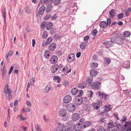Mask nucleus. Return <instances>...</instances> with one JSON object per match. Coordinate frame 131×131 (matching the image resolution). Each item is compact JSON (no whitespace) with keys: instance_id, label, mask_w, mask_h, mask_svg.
<instances>
[{"instance_id":"obj_6","label":"nucleus","mask_w":131,"mask_h":131,"mask_svg":"<svg viewBox=\"0 0 131 131\" xmlns=\"http://www.w3.org/2000/svg\"><path fill=\"white\" fill-rule=\"evenodd\" d=\"M83 100L81 97H77L75 98L74 101V104L76 105H79L83 103Z\"/></svg>"},{"instance_id":"obj_11","label":"nucleus","mask_w":131,"mask_h":131,"mask_svg":"<svg viewBox=\"0 0 131 131\" xmlns=\"http://www.w3.org/2000/svg\"><path fill=\"white\" fill-rule=\"evenodd\" d=\"M58 57L56 56H52L50 59V61L52 64L56 63L57 61Z\"/></svg>"},{"instance_id":"obj_60","label":"nucleus","mask_w":131,"mask_h":131,"mask_svg":"<svg viewBox=\"0 0 131 131\" xmlns=\"http://www.w3.org/2000/svg\"><path fill=\"white\" fill-rule=\"evenodd\" d=\"M126 130L128 131H131V124L129 125L127 127Z\"/></svg>"},{"instance_id":"obj_18","label":"nucleus","mask_w":131,"mask_h":131,"mask_svg":"<svg viewBox=\"0 0 131 131\" xmlns=\"http://www.w3.org/2000/svg\"><path fill=\"white\" fill-rule=\"evenodd\" d=\"M83 109L84 111L88 112L91 110L90 106L89 105H85L83 106Z\"/></svg>"},{"instance_id":"obj_56","label":"nucleus","mask_w":131,"mask_h":131,"mask_svg":"<svg viewBox=\"0 0 131 131\" xmlns=\"http://www.w3.org/2000/svg\"><path fill=\"white\" fill-rule=\"evenodd\" d=\"M71 68H70L69 70V68L68 67H66V70L65 71H64V72H66L67 73H69L71 72Z\"/></svg>"},{"instance_id":"obj_30","label":"nucleus","mask_w":131,"mask_h":131,"mask_svg":"<svg viewBox=\"0 0 131 131\" xmlns=\"http://www.w3.org/2000/svg\"><path fill=\"white\" fill-rule=\"evenodd\" d=\"M111 61V60L110 59L107 58H105L104 63L106 65H108L110 63Z\"/></svg>"},{"instance_id":"obj_61","label":"nucleus","mask_w":131,"mask_h":131,"mask_svg":"<svg viewBox=\"0 0 131 131\" xmlns=\"http://www.w3.org/2000/svg\"><path fill=\"white\" fill-rule=\"evenodd\" d=\"M97 58V57L96 55L94 54L93 55L92 57V59L94 60H96Z\"/></svg>"},{"instance_id":"obj_47","label":"nucleus","mask_w":131,"mask_h":131,"mask_svg":"<svg viewBox=\"0 0 131 131\" xmlns=\"http://www.w3.org/2000/svg\"><path fill=\"white\" fill-rule=\"evenodd\" d=\"M50 89V87L48 85L45 88V89L44 90V92L45 93H47L49 91Z\"/></svg>"},{"instance_id":"obj_15","label":"nucleus","mask_w":131,"mask_h":131,"mask_svg":"<svg viewBox=\"0 0 131 131\" xmlns=\"http://www.w3.org/2000/svg\"><path fill=\"white\" fill-rule=\"evenodd\" d=\"M59 67V66L58 64H57L55 66H53L51 69V72L54 73L58 70Z\"/></svg>"},{"instance_id":"obj_7","label":"nucleus","mask_w":131,"mask_h":131,"mask_svg":"<svg viewBox=\"0 0 131 131\" xmlns=\"http://www.w3.org/2000/svg\"><path fill=\"white\" fill-rule=\"evenodd\" d=\"M66 126L63 124L59 123L56 128V131H64L65 129Z\"/></svg>"},{"instance_id":"obj_43","label":"nucleus","mask_w":131,"mask_h":131,"mask_svg":"<svg viewBox=\"0 0 131 131\" xmlns=\"http://www.w3.org/2000/svg\"><path fill=\"white\" fill-rule=\"evenodd\" d=\"M97 32V30L96 29H94L92 30V34L93 36L96 35Z\"/></svg>"},{"instance_id":"obj_50","label":"nucleus","mask_w":131,"mask_h":131,"mask_svg":"<svg viewBox=\"0 0 131 131\" xmlns=\"http://www.w3.org/2000/svg\"><path fill=\"white\" fill-rule=\"evenodd\" d=\"M83 91L82 90H78V92L77 93L78 94V96L79 97H81L83 94Z\"/></svg>"},{"instance_id":"obj_17","label":"nucleus","mask_w":131,"mask_h":131,"mask_svg":"<svg viewBox=\"0 0 131 131\" xmlns=\"http://www.w3.org/2000/svg\"><path fill=\"white\" fill-rule=\"evenodd\" d=\"M112 107L111 105H105L104 107V111L105 112H107L111 110Z\"/></svg>"},{"instance_id":"obj_3","label":"nucleus","mask_w":131,"mask_h":131,"mask_svg":"<svg viewBox=\"0 0 131 131\" xmlns=\"http://www.w3.org/2000/svg\"><path fill=\"white\" fill-rule=\"evenodd\" d=\"M101 83L99 81L95 82L91 85L92 89L96 90L99 89L100 88Z\"/></svg>"},{"instance_id":"obj_12","label":"nucleus","mask_w":131,"mask_h":131,"mask_svg":"<svg viewBox=\"0 0 131 131\" xmlns=\"http://www.w3.org/2000/svg\"><path fill=\"white\" fill-rule=\"evenodd\" d=\"M111 41L112 38H111V40L110 41H105L103 43V44L105 45L106 48H109L112 46V42Z\"/></svg>"},{"instance_id":"obj_13","label":"nucleus","mask_w":131,"mask_h":131,"mask_svg":"<svg viewBox=\"0 0 131 131\" xmlns=\"http://www.w3.org/2000/svg\"><path fill=\"white\" fill-rule=\"evenodd\" d=\"M66 110L63 108L60 109L59 112V114L60 116L64 117L66 116Z\"/></svg>"},{"instance_id":"obj_10","label":"nucleus","mask_w":131,"mask_h":131,"mask_svg":"<svg viewBox=\"0 0 131 131\" xmlns=\"http://www.w3.org/2000/svg\"><path fill=\"white\" fill-rule=\"evenodd\" d=\"M57 46L55 42H52L49 45L48 49L50 51H53L55 49Z\"/></svg>"},{"instance_id":"obj_28","label":"nucleus","mask_w":131,"mask_h":131,"mask_svg":"<svg viewBox=\"0 0 131 131\" xmlns=\"http://www.w3.org/2000/svg\"><path fill=\"white\" fill-rule=\"evenodd\" d=\"M53 6L52 5L49 4L46 7V12H50Z\"/></svg>"},{"instance_id":"obj_32","label":"nucleus","mask_w":131,"mask_h":131,"mask_svg":"<svg viewBox=\"0 0 131 131\" xmlns=\"http://www.w3.org/2000/svg\"><path fill=\"white\" fill-rule=\"evenodd\" d=\"M4 66L3 67H4V69L2 70V78L3 79H4V78L5 77L6 75V70L4 69V67L5 66V64H4Z\"/></svg>"},{"instance_id":"obj_44","label":"nucleus","mask_w":131,"mask_h":131,"mask_svg":"<svg viewBox=\"0 0 131 131\" xmlns=\"http://www.w3.org/2000/svg\"><path fill=\"white\" fill-rule=\"evenodd\" d=\"M47 24V22L45 21H43L41 24V27L42 28L44 29L45 28L46 25Z\"/></svg>"},{"instance_id":"obj_38","label":"nucleus","mask_w":131,"mask_h":131,"mask_svg":"<svg viewBox=\"0 0 131 131\" xmlns=\"http://www.w3.org/2000/svg\"><path fill=\"white\" fill-rule=\"evenodd\" d=\"M77 125H75L74 127V129L76 131L79 130L81 129V126H78Z\"/></svg>"},{"instance_id":"obj_36","label":"nucleus","mask_w":131,"mask_h":131,"mask_svg":"<svg viewBox=\"0 0 131 131\" xmlns=\"http://www.w3.org/2000/svg\"><path fill=\"white\" fill-rule=\"evenodd\" d=\"M8 94V96L7 99L10 100L12 98V95H11L12 94V91H10V90H9V92H7V94Z\"/></svg>"},{"instance_id":"obj_16","label":"nucleus","mask_w":131,"mask_h":131,"mask_svg":"<svg viewBox=\"0 0 131 131\" xmlns=\"http://www.w3.org/2000/svg\"><path fill=\"white\" fill-rule=\"evenodd\" d=\"M82 127L83 128H84L86 127L89 126L91 124V122L90 121H84V123H83Z\"/></svg>"},{"instance_id":"obj_52","label":"nucleus","mask_w":131,"mask_h":131,"mask_svg":"<svg viewBox=\"0 0 131 131\" xmlns=\"http://www.w3.org/2000/svg\"><path fill=\"white\" fill-rule=\"evenodd\" d=\"M122 119L121 120V121L122 122H125L127 118L126 116V115H124L122 116Z\"/></svg>"},{"instance_id":"obj_23","label":"nucleus","mask_w":131,"mask_h":131,"mask_svg":"<svg viewBox=\"0 0 131 131\" xmlns=\"http://www.w3.org/2000/svg\"><path fill=\"white\" fill-rule=\"evenodd\" d=\"M86 42H83L80 45V47L81 49L82 50H84L86 47Z\"/></svg>"},{"instance_id":"obj_14","label":"nucleus","mask_w":131,"mask_h":131,"mask_svg":"<svg viewBox=\"0 0 131 131\" xmlns=\"http://www.w3.org/2000/svg\"><path fill=\"white\" fill-rule=\"evenodd\" d=\"M75 56L73 53H71L69 55L67 59L69 62H71L73 61L74 60Z\"/></svg>"},{"instance_id":"obj_25","label":"nucleus","mask_w":131,"mask_h":131,"mask_svg":"<svg viewBox=\"0 0 131 131\" xmlns=\"http://www.w3.org/2000/svg\"><path fill=\"white\" fill-rule=\"evenodd\" d=\"M53 24L51 22H49L47 25L46 29L47 30H49L53 26Z\"/></svg>"},{"instance_id":"obj_31","label":"nucleus","mask_w":131,"mask_h":131,"mask_svg":"<svg viewBox=\"0 0 131 131\" xmlns=\"http://www.w3.org/2000/svg\"><path fill=\"white\" fill-rule=\"evenodd\" d=\"M106 26V22L105 21H101L100 24V27L102 28H104Z\"/></svg>"},{"instance_id":"obj_53","label":"nucleus","mask_w":131,"mask_h":131,"mask_svg":"<svg viewBox=\"0 0 131 131\" xmlns=\"http://www.w3.org/2000/svg\"><path fill=\"white\" fill-rule=\"evenodd\" d=\"M88 94L89 96L91 98L92 97V95L93 94V92L92 91L90 90V91H88Z\"/></svg>"},{"instance_id":"obj_9","label":"nucleus","mask_w":131,"mask_h":131,"mask_svg":"<svg viewBox=\"0 0 131 131\" xmlns=\"http://www.w3.org/2000/svg\"><path fill=\"white\" fill-rule=\"evenodd\" d=\"M80 118V115L78 113H74L72 115V119L74 121H78Z\"/></svg>"},{"instance_id":"obj_58","label":"nucleus","mask_w":131,"mask_h":131,"mask_svg":"<svg viewBox=\"0 0 131 131\" xmlns=\"http://www.w3.org/2000/svg\"><path fill=\"white\" fill-rule=\"evenodd\" d=\"M115 126H116L117 128H118L120 126V123L116 121L115 122Z\"/></svg>"},{"instance_id":"obj_26","label":"nucleus","mask_w":131,"mask_h":131,"mask_svg":"<svg viewBox=\"0 0 131 131\" xmlns=\"http://www.w3.org/2000/svg\"><path fill=\"white\" fill-rule=\"evenodd\" d=\"M25 12L28 14H30L32 13V10L30 9L28 6H27L25 7Z\"/></svg>"},{"instance_id":"obj_33","label":"nucleus","mask_w":131,"mask_h":131,"mask_svg":"<svg viewBox=\"0 0 131 131\" xmlns=\"http://www.w3.org/2000/svg\"><path fill=\"white\" fill-rule=\"evenodd\" d=\"M9 90H10V91H12L10 89H8V85L7 84H6L5 86V88L4 89V92L5 93L7 94V92H9Z\"/></svg>"},{"instance_id":"obj_64","label":"nucleus","mask_w":131,"mask_h":131,"mask_svg":"<svg viewBox=\"0 0 131 131\" xmlns=\"http://www.w3.org/2000/svg\"><path fill=\"white\" fill-rule=\"evenodd\" d=\"M48 0H41L40 2L41 4H43L44 3L47 2Z\"/></svg>"},{"instance_id":"obj_5","label":"nucleus","mask_w":131,"mask_h":131,"mask_svg":"<svg viewBox=\"0 0 131 131\" xmlns=\"http://www.w3.org/2000/svg\"><path fill=\"white\" fill-rule=\"evenodd\" d=\"M102 101L101 100L98 101L97 103H93L92 104L93 106V108L97 110L99 109L100 107V105L102 104Z\"/></svg>"},{"instance_id":"obj_37","label":"nucleus","mask_w":131,"mask_h":131,"mask_svg":"<svg viewBox=\"0 0 131 131\" xmlns=\"http://www.w3.org/2000/svg\"><path fill=\"white\" fill-rule=\"evenodd\" d=\"M115 126L114 123L113 122H111L109 123L108 125V128H111Z\"/></svg>"},{"instance_id":"obj_22","label":"nucleus","mask_w":131,"mask_h":131,"mask_svg":"<svg viewBox=\"0 0 131 131\" xmlns=\"http://www.w3.org/2000/svg\"><path fill=\"white\" fill-rule=\"evenodd\" d=\"M78 90L76 88H73L71 90V94L73 95H75L78 92Z\"/></svg>"},{"instance_id":"obj_48","label":"nucleus","mask_w":131,"mask_h":131,"mask_svg":"<svg viewBox=\"0 0 131 131\" xmlns=\"http://www.w3.org/2000/svg\"><path fill=\"white\" fill-rule=\"evenodd\" d=\"M50 50H46L45 51V54H44V56L46 58L48 59V57L46 56V54H47L48 53H50Z\"/></svg>"},{"instance_id":"obj_20","label":"nucleus","mask_w":131,"mask_h":131,"mask_svg":"<svg viewBox=\"0 0 131 131\" xmlns=\"http://www.w3.org/2000/svg\"><path fill=\"white\" fill-rule=\"evenodd\" d=\"M130 62L129 61H125L124 62L123 66L124 68H127L129 67L130 66Z\"/></svg>"},{"instance_id":"obj_57","label":"nucleus","mask_w":131,"mask_h":131,"mask_svg":"<svg viewBox=\"0 0 131 131\" xmlns=\"http://www.w3.org/2000/svg\"><path fill=\"white\" fill-rule=\"evenodd\" d=\"M35 81V79L34 77H32L30 81V84L31 85H33L34 84V82Z\"/></svg>"},{"instance_id":"obj_4","label":"nucleus","mask_w":131,"mask_h":131,"mask_svg":"<svg viewBox=\"0 0 131 131\" xmlns=\"http://www.w3.org/2000/svg\"><path fill=\"white\" fill-rule=\"evenodd\" d=\"M75 106L73 104H69L67 105V110L70 112H73L75 109Z\"/></svg>"},{"instance_id":"obj_34","label":"nucleus","mask_w":131,"mask_h":131,"mask_svg":"<svg viewBox=\"0 0 131 131\" xmlns=\"http://www.w3.org/2000/svg\"><path fill=\"white\" fill-rule=\"evenodd\" d=\"M53 40V38L51 37H49L47 39L46 42V43L48 45Z\"/></svg>"},{"instance_id":"obj_27","label":"nucleus","mask_w":131,"mask_h":131,"mask_svg":"<svg viewBox=\"0 0 131 131\" xmlns=\"http://www.w3.org/2000/svg\"><path fill=\"white\" fill-rule=\"evenodd\" d=\"M130 32L129 31H127L124 32L123 35L125 37H128L130 36Z\"/></svg>"},{"instance_id":"obj_59","label":"nucleus","mask_w":131,"mask_h":131,"mask_svg":"<svg viewBox=\"0 0 131 131\" xmlns=\"http://www.w3.org/2000/svg\"><path fill=\"white\" fill-rule=\"evenodd\" d=\"M130 12L129 10L128 9L126 11L125 14L126 16H129V13Z\"/></svg>"},{"instance_id":"obj_24","label":"nucleus","mask_w":131,"mask_h":131,"mask_svg":"<svg viewBox=\"0 0 131 131\" xmlns=\"http://www.w3.org/2000/svg\"><path fill=\"white\" fill-rule=\"evenodd\" d=\"M78 87L81 89H83L86 86V83L84 82H81L78 84Z\"/></svg>"},{"instance_id":"obj_54","label":"nucleus","mask_w":131,"mask_h":131,"mask_svg":"<svg viewBox=\"0 0 131 131\" xmlns=\"http://www.w3.org/2000/svg\"><path fill=\"white\" fill-rule=\"evenodd\" d=\"M92 81L91 79H87L86 80V83L88 85H90L91 82Z\"/></svg>"},{"instance_id":"obj_1","label":"nucleus","mask_w":131,"mask_h":131,"mask_svg":"<svg viewBox=\"0 0 131 131\" xmlns=\"http://www.w3.org/2000/svg\"><path fill=\"white\" fill-rule=\"evenodd\" d=\"M124 39L119 37H115L112 38L111 41L112 43H116L120 45H122L123 43Z\"/></svg>"},{"instance_id":"obj_40","label":"nucleus","mask_w":131,"mask_h":131,"mask_svg":"<svg viewBox=\"0 0 131 131\" xmlns=\"http://www.w3.org/2000/svg\"><path fill=\"white\" fill-rule=\"evenodd\" d=\"M35 128L37 131H42L41 128L40 127V126L38 124H37L35 126Z\"/></svg>"},{"instance_id":"obj_39","label":"nucleus","mask_w":131,"mask_h":131,"mask_svg":"<svg viewBox=\"0 0 131 131\" xmlns=\"http://www.w3.org/2000/svg\"><path fill=\"white\" fill-rule=\"evenodd\" d=\"M56 55L58 56H60L62 55V54L61 50H58L55 53Z\"/></svg>"},{"instance_id":"obj_2","label":"nucleus","mask_w":131,"mask_h":131,"mask_svg":"<svg viewBox=\"0 0 131 131\" xmlns=\"http://www.w3.org/2000/svg\"><path fill=\"white\" fill-rule=\"evenodd\" d=\"M96 94L101 98V99H103L105 100L107 99L109 97V95L103 93H102L100 91L97 92Z\"/></svg>"},{"instance_id":"obj_19","label":"nucleus","mask_w":131,"mask_h":131,"mask_svg":"<svg viewBox=\"0 0 131 131\" xmlns=\"http://www.w3.org/2000/svg\"><path fill=\"white\" fill-rule=\"evenodd\" d=\"M45 8V7L44 5H42L40 8L39 12V14L41 15H42L43 14Z\"/></svg>"},{"instance_id":"obj_29","label":"nucleus","mask_w":131,"mask_h":131,"mask_svg":"<svg viewBox=\"0 0 131 131\" xmlns=\"http://www.w3.org/2000/svg\"><path fill=\"white\" fill-rule=\"evenodd\" d=\"M109 14L110 15V16H114L115 14V10L113 9H111V10L109 12Z\"/></svg>"},{"instance_id":"obj_21","label":"nucleus","mask_w":131,"mask_h":131,"mask_svg":"<svg viewBox=\"0 0 131 131\" xmlns=\"http://www.w3.org/2000/svg\"><path fill=\"white\" fill-rule=\"evenodd\" d=\"M90 74L92 77H95L97 74V71L96 70H92L90 71Z\"/></svg>"},{"instance_id":"obj_46","label":"nucleus","mask_w":131,"mask_h":131,"mask_svg":"<svg viewBox=\"0 0 131 131\" xmlns=\"http://www.w3.org/2000/svg\"><path fill=\"white\" fill-rule=\"evenodd\" d=\"M61 1V0H55L54 2V4L56 5H59L60 4Z\"/></svg>"},{"instance_id":"obj_45","label":"nucleus","mask_w":131,"mask_h":131,"mask_svg":"<svg viewBox=\"0 0 131 131\" xmlns=\"http://www.w3.org/2000/svg\"><path fill=\"white\" fill-rule=\"evenodd\" d=\"M57 80V82L59 83L60 82V78L58 77L57 76H55L53 78V80Z\"/></svg>"},{"instance_id":"obj_55","label":"nucleus","mask_w":131,"mask_h":131,"mask_svg":"<svg viewBox=\"0 0 131 131\" xmlns=\"http://www.w3.org/2000/svg\"><path fill=\"white\" fill-rule=\"evenodd\" d=\"M2 12L3 13L2 14L3 15V16L5 17L6 16V13H5V7H3L2 8Z\"/></svg>"},{"instance_id":"obj_8","label":"nucleus","mask_w":131,"mask_h":131,"mask_svg":"<svg viewBox=\"0 0 131 131\" xmlns=\"http://www.w3.org/2000/svg\"><path fill=\"white\" fill-rule=\"evenodd\" d=\"M72 99L71 96L70 95H67L64 97L63 101L64 103H68L70 102Z\"/></svg>"},{"instance_id":"obj_35","label":"nucleus","mask_w":131,"mask_h":131,"mask_svg":"<svg viewBox=\"0 0 131 131\" xmlns=\"http://www.w3.org/2000/svg\"><path fill=\"white\" fill-rule=\"evenodd\" d=\"M48 36V34L47 31L46 30L44 31L42 34V37L44 39L47 38Z\"/></svg>"},{"instance_id":"obj_41","label":"nucleus","mask_w":131,"mask_h":131,"mask_svg":"<svg viewBox=\"0 0 131 131\" xmlns=\"http://www.w3.org/2000/svg\"><path fill=\"white\" fill-rule=\"evenodd\" d=\"M99 122L100 123H101L102 124L103 123V124H104L105 122V118L104 117H101Z\"/></svg>"},{"instance_id":"obj_49","label":"nucleus","mask_w":131,"mask_h":131,"mask_svg":"<svg viewBox=\"0 0 131 131\" xmlns=\"http://www.w3.org/2000/svg\"><path fill=\"white\" fill-rule=\"evenodd\" d=\"M98 65V63L96 62L93 63L91 64V66L93 67L94 68H96Z\"/></svg>"},{"instance_id":"obj_42","label":"nucleus","mask_w":131,"mask_h":131,"mask_svg":"<svg viewBox=\"0 0 131 131\" xmlns=\"http://www.w3.org/2000/svg\"><path fill=\"white\" fill-rule=\"evenodd\" d=\"M131 124V122H129L128 121H126L125 122V124L124 125V126L125 127V129L129 125Z\"/></svg>"},{"instance_id":"obj_51","label":"nucleus","mask_w":131,"mask_h":131,"mask_svg":"<svg viewBox=\"0 0 131 131\" xmlns=\"http://www.w3.org/2000/svg\"><path fill=\"white\" fill-rule=\"evenodd\" d=\"M111 22V20L110 18H108L107 19L106 24V26H107L110 25Z\"/></svg>"},{"instance_id":"obj_62","label":"nucleus","mask_w":131,"mask_h":131,"mask_svg":"<svg viewBox=\"0 0 131 131\" xmlns=\"http://www.w3.org/2000/svg\"><path fill=\"white\" fill-rule=\"evenodd\" d=\"M55 37L57 39H59L60 38V35H59L58 34H57L55 35Z\"/></svg>"},{"instance_id":"obj_63","label":"nucleus","mask_w":131,"mask_h":131,"mask_svg":"<svg viewBox=\"0 0 131 131\" xmlns=\"http://www.w3.org/2000/svg\"><path fill=\"white\" fill-rule=\"evenodd\" d=\"M106 112H101V114L102 116H104V115H106L107 113Z\"/></svg>"}]
</instances>
